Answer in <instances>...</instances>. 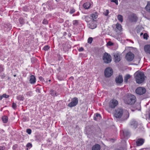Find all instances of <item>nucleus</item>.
Segmentation results:
<instances>
[{
	"label": "nucleus",
	"instance_id": "nucleus-19",
	"mask_svg": "<svg viewBox=\"0 0 150 150\" xmlns=\"http://www.w3.org/2000/svg\"><path fill=\"white\" fill-rule=\"evenodd\" d=\"M134 75H144V74L143 72L138 71L134 73Z\"/></svg>",
	"mask_w": 150,
	"mask_h": 150
},
{
	"label": "nucleus",
	"instance_id": "nucleus-32",
	"mask_svg": "<svg viewBox=\"0 0 150 150\" xmlns=\"http://www.w3.org/2000/svg\"><path fill=\"white\" fill-rule=\"evenodd\" d=\"M48 23V21L45 19H44L42 22V23L44 24H46Z\"/></svg>",
	"mask_w": 150,
	"mask_h": 150
},
{
	"label": "nucleus",
	"instance_id": "nucleus-13",
	"mask_svg": "<svg viewBox=\"0 0 150 150\" xmlns=\"http://www.w3.org/2000/svg\"><path fill=\"white\" fill-rule=\"evenodd\" d=\"M144 50L147 53L150 54V45H146L144 47Z\"/></svg>",
	"mask_w": 150,
	"mask_h": 150
},
{
	"label": "nucleus",
	"instance_id": "nucleus-30",
	"mask_svg": "<svg viewBox=\"0 0 150 150\" xmlns=\"http://www.w3.org/2000/svg\"><path fill=\"white\" fill-rule=\"evenodd\" d=\"M32 131L30 129H27L26 130V132L28 134H30L31 133Z\"/></svg>",
	"mask_w": 150,
	"mask_h": 150
},
{
	"label": "nucleus",
	"instance_id": "nucleus-24",
	"mask_svg": "<svg viewBox=\"0 0 150 150\" xmlns=\"http://www.w3.org/2000/svg\"><path fill=\"white\" fill-rule=\"evenodd\" d=\"M89 25V26H88V27L91 29H93L96 27V24H89L88 25Z\"/></svg>",
	"mask_w": 150,
	"mask_h": 150
},
{
	"label": "nucleus",
	"instance_id": "nucleus-26",
	"mask_svg": "<svg viewBox=\"0 0 150 150\" xmlns=\"http://www.w3.org/2000/svg\"><path fill=\"white\" fill-rule=\"evenodd\" d=\"M50 94L53 96H55L57 95V93L54 91L52 90L50 91Z\"/></svg>",
	"mask_w": 150,
	"mask_h": 150
},
{
	"label": "nucleus",
	"instance_id": "nucleus-39",
	"mask_svg": "<svg viewBox=\"0 0 150 150\" xmlns=\"http://www.w3.org/2000/svg\"><path fill=\"white\" fill-rule=\"evenodd\" d=\"M16 104L14 103H12V108L14 109H15L16 108Z\"/></svg>",
	"mask_w": 150,
	"mask_h": 150
},
{
	"label": "nucleus",
	"instance_id": "nucleus-41",
	"mask_svg": "<svg viewBox=\"0 0 150 150\" xmlns=\"http://www.w3.org/2000/svg\"><path fill=\"white\" fill-rule=\"evenodd\" d=\"M17 99L19 100H23V98H22V97L20 96H17Z\"/></svg>",
	"mask_w": 150,
	"mask_h": 150
},
{
	"label": "nucleus",
	"instance_id": "nucleus-2",
	"mask_svg": "<svg viewBox=\"0 0 150 150\" xmlns=\"http://www.w3.org/2000/svg\"><path fill=\"white\" fill-rule=\"evenodd\" d=\"M103 59L105 63H109L111 61V57L108 53L105 52L103 56Z\"/></svg>",
	"mask_w": 150,
	"mask_h": 150
},
{
	"label": "nucleus",
	"instance_id": "nucleus-46",
	"mask_svg": "<svg viewBox=\"0 0 150 150\" xmlns=\"http://www.w3.org/2000/svg\"><path fill=\"white\" fill-rule=\"evenodd\" d=\"M60 76H57V78H58V79L59 80H63V79H61L60 78Z\"/></svg>",
	"mask_w": 150,
	"mask_h": 150
},
{
	"label": "nucleus",
	"instance_id": "nucleus-54",
	"mask_svg": "<svg viewBox=\"0 0 150 150\" xmlns=\"http://www.w3.org/2000/svg\"><path fill=\"white\" fill-rule=\"evenodd\" d=\"M126 75H129V74H127Z\"/></svg>",
	"mask_w": 150,
	"mask_h": 150
},
{
	"label": "nucleus",
	"instance_id": "nucleus-38",
	"mask_svg": "<svg viewBox=\"0 0 150 150\" xmlns=\"http://www.w3.org/2000/svg\"><path fill=\"white\" fill-rule=\"evenodd\" d=\"M32 145L31 143H28L26 145V146L27 147L30 148L32 147Z\"/></svg>",
	"mask_w": 150,
	"mask_h": 150
},
{
	"label": "nucleus",
	"instance_id": "nucleus-37",
	"mask_svg": "<svg viewBox=\"0 0 150 150\" xmlns=\"http://www.w3.org/2000/svg\"><path fill=\"white\" fill-rule=\"evenodd\" d=\"M111 2L115 3L116 5H118V0H111Z\"/></svg>",
	"mask_w": 150,
	"mask_h": 150
},
{
	"label": "nucleus",
	"instance_id": "nucleus-18",
	"mask_svg": "<svg viewBox=\"0 0 150 150\" xmlns=\"http://www.w3.org/2000/svg\"><path fill=\"white\" fill-rule=\"evenodd\" d=\"M100 145L98 144H96L92 147V150H100Z\"/></svg>",
	"mask_w": 150,
	"mask_h": 150
},
{
	"label": "nucleus",
	"instance_id": "nucleus-15",
	"mask_svg": "<svg viewBox=\"0 0 150 150\" xmlns=\"http://www.w3.org/2000/svg\"><path fill=\"white\" fill-rule=\"evenodd\" d=\"M101 118V117L100 114L96 113L95 114L94 116V120L96 121H98Z\"/></svg>",
	"mask_w": 150,
	"mask_h": 150
},
{
	"label": "nucleus",
	"instance_id": "nucleus-49",
	"mask_svg": "<svg viewBox=\"0 0 150 150\" xmlns=\"http://www.w3.org/2000/svg\"><path fill=\"white\" fill-rule=\"evenodd\" d=\"M4 149V147L0 146V150H3Z\"/></svg>",
	"mask_w": 150,
	"mask_h": 150
},
{
	"label": "nucleus",
	"instance_id": "nucleus-29",
	"mask_svg": "<svg viewBox=\"0 0 150 150\" xmlns=\"http://www.w3.org/2000/svg\"><path fill=\"white\" fill-rule=\"evenodd\" d=\"M93 40V38L91 37L89 38L88 40V42L89 43L91 44Z\"/></svg>",
	"mask_w": 150,
	"mask_h": 150
},
{
	"label": "nucleus",
	"instance_id": "nucleus-33",
	"mask_svg": "<svg viewBox=\"0 0 150 150\" xmlns=\"http://www.w3.org/2000/svg\"><path fill=\"white\" fill-rule=\"evenodd\" d=\"M113 45V43L112 42H110V41L108 42L107 43V46H110L112 45Z\"/></svg>",
	"mask_w": 150,
	"mask_h": 150
},
{
	"label": "nucleus",
	"instance_id": "nucleus-53",
	"mask_svg": "<svg viewBox=\"0 0 150 150\" xmlns=\"http://www.w3.org/2000/svg\"><path fill=\"white\" fill-rule=\"evenodd\" d=\"M57 2H58V1H57V0H55Z\"/></svg>",
	"mask_w": 150,
	"mask_h": 150
},
{
	"label": "nucleus",
	"instance_id": "nucleus-31",
	"mask_svg": "<svg viewBox=\"0 0 150 150\" xmlns=\"http://www.w3.org/2000/svg\"><path fill=\"white\" fill-rule=\"evenodd\" d=\"M78 21L77 20H74L73 21V24L74 25H78Z\"/></svg>",
	"mask_w": 150,
	"mask_h": 150
},
{
	"label": "nucleus",
	"instance_id": "nucleus-23",
	"mask_svg": "<svg viewBox=\"0 0 150 150\" xmlns=\"http://www.w3.org/2000/svg\"><path fill=\"white\" fill-rule=\"evenodd\" d=\"M145 8L147 11L150 13V3L149 2H148L147 4L145 7Z\"/></svg>",
	"mask_w": 150,
	"mask_h": 150
},
{
	"label": "nucleus",
	"instance_id": "nucleus-36",
	"mask_svg": "<svg viewBox=\"0 0 150 150\" xmlns=\"http://www.w3.org/2000/svg\"><path fill=\"white\" fill-rule=\"evenodd\" d=\"M49 48V47L48 45H46L44 47V49L45 50H48Z\"/></svg>",
	"mask_w": 150,
	"mask_h": 150
},
{
	"label": "nucleus",
	"instance_id": "nucleus-42",
	"mask_svg": "<svg viewBox=\"0 0 150 150\" xmlns=\"http://www.w3.org/2000/svg\"><path fill=\"white\" fill-rule=\"evenodd\" d=\"M147 36H148V35L147 34H146V33H144L143 35L144 38V39H147Z\"/></svg>",
	"mask_w": 150,
	"mask_h": 150
},
{
	"label": "nucleus",
	"instance_id": "nucleus-14",
	"mask_svg": "<svg viewBox=\"0 0 150 150\" xmlns=\"http://www.w3.org/2000/svg\"><path fill=\"white\" fill-rule=\"evenodd\" d=\"M29 82L31 84H34L36 82V79L34 76H30V77Z\"/></svg>",
	"mask_w": 150,
	"mask_h": 150
},
{
	"label": "nucleus",
	"instance_id": "nucleus-8",
	"mask_svg": "<svg viewBox=\"0 0 150 150\" xmlns=\"http://www.w3.org/2000/svg\"><path fill=\"white\" fill-rule=\"evenodd\" d=\"M146 91L145 88L142 87H139L136 89L135 92L137 94L142 95L144 94L146 92Z\"/></svg>",
	"mask_w": 150,
	"mask_h": 150
},
{
	"label": "nucleus",
	"instance_id": "nucleus-21",
	"mask_svg": "<svg viewBox=\"0 0 150 150\" xmlns=\"http://www.w3.org/2000/svg\"><path fill=\"white\" fill-rule=\"evenodd\" d=\"M116 28L119 31H120L122 29V26L121 24L120 23H117L116 24Z\"/></svg>",
	"mask_w": 150,
	"mask_h": 150
},
{
	"label": "nucleus",
	"instance_id": "nucleus-40",
	"mask_svg": "<svg viewBox=\"0 0 150 150\" xmlns=\"http://www.w3.org/2000/svg\"><path fill=\"white\" fill-rule=\"evenodd\" d=\"M3 69L2 65L0 64V72L3 71Z\"/></svg>",
	"mask_w": 150,
	"mask_h": 150
},
{
	"label": "nucleus",
	"instance_id": "nucleus-4",
	"mask_svg": "<svg viewBox=\"0 0 150 150\" xmlns=\"http://www.w3.org/2000/svg\"><path fill=\"white\" fill-rule=\"evenodd\" d=\"M118 104V101L115 99H112L110 101L109 103V107L110 108L113 109L115 108Z\"/></svg>",
	"mask_w": 150,
	"mask_h": 150
},
{
	"label": "nucleus",
	"instance_id": "nucleus-3",
	"mask_svg": "<svg viewBox=\"0 0 150 150\" xmlns=\"http://www.w3.org/2000/svg\"><path fill=\"white\" fill-rule=\"evenodd\" d=\"M123 110L121 108H118L116 110L114 113V116L116 118H120L123 115Z\"/></svg>",
	"mask_w": 150,
	"mask_h": 150
},
{
	"label": "nucleus",
	"instance_id": "nucleus-1",
	"mask_svg": "<svg viewBox=\"0 0 150 150\" xmlns=\"http://www.w3.org/2000/svg\"><path fill=\"white\" fill-rule=\"evenodd\" d=\"M136 98L134 96L131 94H128L126 95L124 99L125 103L132 105L135 102Z\"/></svg>",
	"mask_w": 150,
	"mask_h": 150
},
{
	"label": "nucleus",
	"instance_id": "nucleus-16",
	"mask_svg": "<svg viewBox=\"0 0 150 150\" xmlns=\"http://www.w3.org/2000/svg\"><path fill=\"white\" fill-rule=\"evenodd\" d=\"M144 143V140L142 139H139L136 142L137 145L139 146L142 145Z\"/></svg>",
	"mask_w": 150,
	"mask_h": 150
},
{
	"label": "nucleus",
	"instance_id": "nucleus-47",
	"mask_svg": "<svg viewBox=\"0 0 150 150\" xmlns=\"http://www.w3.org/2000/svg\"><path fill=\"white\" fill-rule=\"evenodd\" d=\"M127 116H126L125 119H127L129 116V113L128 112H127Z\"/></svg>",
	"mask_w": 150,
	"mask_h": 150
},
{
	"label": "nucleus",
	"instance_id": "nucleus-10",
	"mask_svg": "<svg viewBox=\"0 0 150 150\" xmlns=\"http://www.w3.org/2000/svg\"><path fill=\"white\" fill-rule=\"evenodd\" d=\"M114 58V60L115 62H119L120 60V55L118 53H113Z\"/></svg>",
	"mask_w": 150,
	"mask_h": 150
},
{
	"label": "nucleus",
	"instance_id": "nucleus-52",
	"mask_svg": "<svg viewBox=\"0 0 150 150\" xmlns=\"http://www.w3.org/2000/svg\"><path fill=\"white\" fill-rule=\"evenodd\" d=\"M149 118H150V113L149 114Z\"/></svg>",
	"mask_w": 150,
	"mask_h": 150
},
{
	"label": "nucleus",
	"instance_id": "nucleus-43",
	"mask_svg": "<svg viewBox=\"0 0 150 150\" xmlns=\"http://www.w3.org/2000/svg\"><path fill=\"white\" fill-rule=\"evenodd\" d=\"M108 13H109V11H108V10H106V13H104V14L105 16H107L108 15Z\"/></svg>",
	"mask_w": 150,
	"mask_h": 150
},
{
	"label": "nucleus",
	"instance_id": "nucleus-9",
	"mask_svg": "<svg viewBox=\"0 0 150 150\" xmlns=\"http://www.w3.org/2000/svg\"><path fill=\"white\" fill-rule=\"evenodd\" d=\"M128 18L131 22H136L137 20V17L134 14L130 15L128 17Z\"/></svg>",
	"mask_w": 150,
	"mask_h": 150
},
{
	"label": "nucleus",
	"instance_id": "nucleus-35",
	"mask_svg": "<svg viewBox=\"0 0 150 150\" xmlns=\"http://www.w3.org/2000/svg\"><path fill=\"white\" fill-rule=\"evenodd\" d=\"M3 98H8L9 97V96L8 95L6 94H4L3 95Z\"/></svg>",
	"mask_w": 150,
	"mask_h": 150
},
{
	"label": "nucleus",
	"instance_id": "nucleus-27",
	"mask_svg": "<svg viewBox=\"0 0 150 150\" xmlns=\"http://www.w3.org/2000/svg\"><path fill=\"white\" fill-rule=\"evenodd\" d=\"M91 16L92 17L93 21H95L94 19L97 18L98 17V16L97 15H95L93 14H92Z\"/></svg>",
	"mask_w": 150,
	"mask_h": 150
},
{
	"label": "nucleus",
	"instance_id": "nucleus-34",
	"mask_svg": "<svg viewBox=\"0 0 150 150\" xmlns=\"http://www.w3.org/2000/svg\"><path fill=\"white\" fill-rule=\"evenodd\" d=\"M19 22L21 24H23V19L22 18H20L19 19Z\"/></svg>",
	"mask_w": 150,
	"mask_h": 150
},
{
	"label": "nucleus",
	"instance_id": "nucleus-22",
	"mask_svg": "<svg viewBox=\"0 0 150 150\" xmlns=\"http://www.w3.org/2000/svg\"><path fill=\"white\" fill-rule=\"evenodd\" d=\"M2 119L4 123H6L8 121V117H7L4 116L2 118Z\"/></svg>",
	"mask_w": 150,
	"mask_h": 150
},
{
	"label": "nucleus",
	"instance_id": "nucleus-25",
	"mask_svg": "<svg viewBox=\"0 0 150 150\" xmlns=\"http://www.w3.org/2000/svg\"><path fill=\"white\" fill-rule=\"evenodd\" d=\"M117 18L119 21L121 22L123 21V17L122 15H119L117 16Z\"/></svg>",
	"mask_w": 150,
	"mask_h": 150
},
{
	"label": "nucleus",
	"instance_id": "nucleus-7",
	"mask_svg": "<svg viewBox=\"0 0 150 150\" xmlns=\"http://www.w3.org/2000/svg\"><path fill=\"white\" fill-rule=\"evenodd\" d=\"M134 57V54L130 52L126 54L125 58L128 61H131L133 60Z\"/></svg>",
	"mask_w": 150,
	"mask_h": 150
},
{
	"label": "nucleus",
	"instance_id": "nucleus-55",
	"mask_svg": "<svg viewBox=\"0 0 150 150\" xmlns=\"http://www.w3.org/2000/svg\"><path fill=\"white\" fill-rule=\"evenodd\" d=\"M116 150H119V149H117Z\"/></svg>",
	"mask_w": 150,
	"mask_h": 150
},
{
	"label": "nucleus",
	"instance_id": "nucleus-44",
	"mask_svg": "<svg viewBox=\"0 0 150 150\" xmlns=\"http://www.w3.org/2000/svg\"><path fill=\"white\" fill-rule=\"evenodd\" d=\"M74 12H75L74 10V9H72V10H71L70 11V13L71 14H72V13H73Z\"/></svg>",
	"mask_w": 150,
	"mask_h": 150
},
{
	"label": "nucleus",
	"instance_id": "nucleus-17",
	"mask_svg": "<svg viewBox=\"0 0 150 150\" xmlns=\"http://www.w3.org/2000/svg\"><path fill=\"white\" fill-rule=\"evenodd\" d=\"M91 5V3L88 2L84 4L83 5V6L85 9H88L90 8Z\"/></svg>",
	"mask_w": 150,
	"mask_h": 150
},
{
	"label": "nucleus",
	"instance_id": "nucleus-11",
	"mask_svg": "<svg viewBox=\"0 0 150 150\" xmlns=\"http://www.w3.org/2000/svg\"><path fill=\"white\" fill-rule=\"evenodd\" d=\"M113 72V70L111 68L108 67L105 70L104 75H112Z\"/></svg>",
	"mask_w": 150,
	"mask_h": 150
},
{
	"label": "nucleus",
	"instance_id": "nucleus-45",
	"mask_svg": "<svg viewBox=\"0 0 150 150\" xmlns=\"http://www.w3.org/2000/svg\"><path fill=\"white\" fill-rule=\"evenodd\" d=\"M83 48L82 47L80 48L79 49V50L80 52H81V51H83Z\"/></svg>",
	"mask_w": 150,
	"mask_h": 150
},
{
	"label": "nucleus",
	"instance_id": "nucleus-28",
	"mask_svg": "<svg viewBox=\"0 0 150 150\" xmlns=\"http://www.w3.org/2000/svg\"><path fill=\"white\" fill-rule=\"evenodd\" d=\"M130 76H126L124 78V81L127 82L128 79L130 78Z\"/></svg>",
	"mask_w": 150,
	"mask_h": 150
},
{
	"label": "nucleus",
	"instance_id": "nucleus-51",
	"mask_svg": "<svg viewBox=\"0 0 150 150\" xmlns=\"http://www.w3.org/2000/svg\"><path fill=\"white\" fill-rule=\"evenodd\" d=\"M143 34V33H141V34H140L141 35H142Z\"/></svg>",
	"mask_w": 150,
	"mask_h": 150
},
{
	"label": "nucleus",
	"instance_id": "nucleus-48",
	"mask_svg": "<svg viewBox=\"0 0 150 150\" xmlns=\"http://www.w3.org/2000/svg\"><path fill=\"white\" fill-rule=\"evenodd\" d=\"M3 98V95L0 96V100H1Z\"/></svg>",
	"mask_w": 150,
	"mask_h": 150
},
{
	"label": "nucleus",
	"instance_id": "nucleus-12",
	"mask_svg": "<svg viewBox=\"0 0 150 150\" xmlns=\"http://www.w3.org/2000/svg\"><path fill=\"white\" fill-rule=\"evenodd\" d=\"M115 81L117 84L122 83L123 81V79L122 76H119L117 77L115 79Z\"/></svg>",
	"mask_w": 150,
	"mask_h": 150
},
{
	"label": "nucleus",
	"instance_id": "nucleus-20",
	"mask_svg": "<svg viewBox=\"0 0 150 150\" xmlns=\"http://www.w3.org/2000/svg\"><path fill=\"white\" fill-rule=\"evenodd\" d=\"M131 125L132 128L134 129L137 126V122L135 121L133 122L131 124Z\"/></svg>",
	"mask_w": 150,
	"mask_h": 150
},
{
	"label": "nucleus",
	"instance_id": "nucleus-5",
	"mask_svg": "<svg viewBox=\"0 0 150 150\" xmlns=\"http://www.w3.org/2000/svg\"><path fill=\"white\" fill-rule=\"evenodd\" d=\"M78 99L77 98L75 97L71 100V101L68 104V106L70 108L76 106L78 103Z\"/></svg>",
	"mask_w": 150,
	"mask_h": 150
},
{
	"label": "nucleus",
	"instance_id": "nucleus-6",
	"mask_svg": "<svg viewBox=\"0 0 150 150\" xmlns=\"http://www.w3.org/2000/svg\"><path fill=\"white\" fill-rule=\"evenodd\" d=\"M145 77L144 76H135V77L136 82L138 84L142 83L144 80Z\"/></svg>",
	"mask_w": 150,
	"mask_h": 150
},
{
	"label": "nucleus",
	"instance_id": "nucleus-50",
	"mask_svg": "<svg viewBox=\"0 0 150 150\" xmlns=\"http://www.w3.org/2000/svg\"><path fill=\"white\" fill-rule=\"evenodd\" d=\"M107 77H109L110 76H105Z\"/></svg>",
	"mask_w": 150,
	"mask_h": 150
}]
</instances>
